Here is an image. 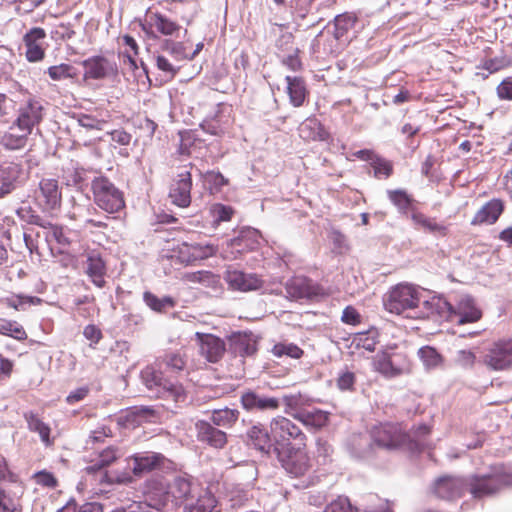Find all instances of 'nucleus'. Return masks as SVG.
I'll use <instances>...</instances> for the list:
<instances>
[{
	"label": "nucleus",
	"mask_w": 512,
	"mask_h": 512,
	"mask_svg": "<svg viewBox=\"0 0 512 512\" xmlns=\"http://www.w3.org/2000/svg\"><path fill=\"white\" fill-rule=\"evenodd\" d=\"M512 484V475L495 473L491 475L474 476L468 486L474 498L493 495L502 488ZM467 484L458 477L445 476L434 484V493L441 499H455L462 495Z\"/></svg>",
	"instance_id": "nucleus-1"
},
{
	"label": "nucleus",
	"mask_w": 512,
	"mask_h": 512,
	"mask_svg": "<svg viewBox=\"0 0 512 512\" xmlns=\"http://www.w3.org/2000/svg\"><path fill=\"white\" fill-rule=\"evenodd\" d=\"M423 305L427 310L425 314L427 317L434 313L440 317H450L452 314H455L458 316L459 324L476 322L482 316L481 311L475 305L474 299L468 295L460 298L456 311L453 310L450 303L439 297L423 301Z\"/></svg>",
	"instance_id": "nucleus-2"
},
{
	"label": "nucleus",
	"mask_w": 512,
	"mask_h": 512,
	"mask_svg": "<svg viewBox=\"0 0 512 512\" xmlns=\"http://www.w3.org/2000/svg\"><path fill=\"white\" fill-rule=\"evenodd\" d=\"M141 379L152 396L156 398H162L174 403H183L186 400L183 386L164 379L162 372L152 366L142 370Z\"/></svg>",
	"instance_id": "nucleus-3"
},
{
	"label": "nucleus",
	"mask_w": 512,
	"mask_h": 512,
	"mask_svg": "<svg viewBox=\"0 0 512 512\" xmlns=\"http://www.w3.org/2000/svg\"><path fill=\"white\" fill-rule=\"evenodd\" d=\"M270 431L278 455L293 447L305 445V434L288 418L282 416L273 418Z\"/></svg>",
	"instance_id": "nucleus-4"
},
{
	"label": "nucleus",
	"mask_w": 512,
	"mask_h": 512,
	"mask_svg": "<svg viewBox=\"0 0 512 512\" xmlns=\"http://www.w3.org/2000/svg\"><path fill=\"white\" fill-rule=\"evenodd\" d=\"M94 202L107 213H116L125 206L123 193L106 177H97L91 184Z\"/></svg>",
	"instance_id": "nucleus-5"
},
{
	"label": "nucleus",
	"mask_w": 512,
	"mask_h": 512,
	"mask_svg": "<svg viewBox=\"0 0 512 512\" xmlns=\"http://www.w3.org/2000/svg\"><path fill=\"white\" fill-rule=\"evenodd\" d=\"M383 302L387 311L401 314L418 306L420 294L412 285L399 284L385 294Z\"/></svg>",
	"instance_id": "nucleus-6"
},
{
	"label": "nucleus",
	"mask_w": 512,
	"mask_h": 512,
	"mask_svg": "<svg viewBox=\"0 0 512 512\" xmlns=\"http://www.w3.org/2000/svg\"><path fill=\"white\" fill-rule=\"evenodd\" d=\"M43 118L42 103L35 99L29 98L19 108L16 125L21 132L30 134L35 125H38Z\"/></svg>",
	"instance_id": "nucleus-7"
},
{
	"label": "nucleus",
	"mask_w": 512,
	"mask_h": 512,
	"mask_svg": "<svg viewBox=\"0 0 512 512\" xmlns=\"http://www.w3.org/2000/svg\"><path fill=\"white\" fill-rule=\"evenodd\" d=\"M373 442L379 447L393 449L404 444L408 438L400 428L391 423L380 424L372 430Z\"/></svg>",
	"instance_id": "nucleus-8"
},
{
	"label": "nucleus",
	"mask_w": 512,
	"mask_h": 512,
	"mask_svg": "<svg viewBox=\"0 0 512 512\" xmlns=\"http://www.w3.org/2000/svg\"><path fill=\"white\" fill-rule=\"evenodd\" d=\"M278 456L286 472L295 477L305 475L311 468L310 458L301 450V446L286 450Z\"/></svg>",
	"instance_id": "nucleus-9"
},
{
	"label": "nucleus",
	"mask_w": 512,
	"mask_h": 512,
	"mask_svg": "<svg viewBox=\"0 0 512 512\" xmlns=\"http://www.w3.org/2000/svg\"><path fill=\"white\" fill-rule=\"evenodd\" d=\"M403 356V354H377L373 360V366L384 376L394 377L409 371V366L403 361Z\"/></svg>",
	"instance_id": "nucleus-10"
},
{
	"label": "nucleus",
	"mask_w": 512,
	"mask_h": 512,
	"mask_svg": "<svg viewBox=\"0 0 512 512\" xmlns=\"http://www.w3.org/2000/svg\"><path fill=\"white\" fill-rule=\"evenodd\" d=\"M192 179L189 171H183L177 175L169 191L172 203L179 207H188L191 203Z\"/></svg>",
	"instance_id": "nucleus-11"
},
{
	"label": "nucleus",
	"mask_w": 512,
	"mask_h": 512,
	"mask_svg": "<svg viewBox=\"0 0 512 512\" xmlns=\"http://www.w3.org/2000/svg\"><path fill=\"white\" fill-rule=\"evenodd\" d=\"M224 279L231 289L242 292L257 290L262 286V280L256 274L244 273L232 268L227 269Z\"/></svg>",
	"instance_id": "nucleus-12"
},
{
	"label": "nucleus",
	"mask_w": 512,
	"mask_h": 512,
	"mask_svg": "<svg viewBox=\"0 0 512 512\" xmlns=\"http://www.w3.org/2000/svg\"><path fill=\"white\" fill-rule=\"evenodd\" d=\"M37 201L46 211L58 208L61 204V192L58 181L55 179H42L39 183Z\"/></svg>",
	"instance_id": "nucleus-13"
},
{
	"label": "nucleus",
	"mask_w": 512,
	"mask_h": 512,
	"mask_svg": "<svg viewBox=\"0 0 512 512\" xmlns=\"http://www.w3.org/2000/svg\"><path fill=\"white\" fill-rule=\"evenodd\" d=\"M157 418V411L148 406L133 407L120 415L118 424L130 429L140 426L144 422H153Z\"/></svg>",
	"instance_id": "nucleus-14"
},
{
	"label": "nucleus",
	"mask_w": 512,
	"mask_h": 512,
	"mask_svg": "<svg viewBox=\"0 0 512 512\" xmlns=\"http://www.w3.org/2000/svg\"><path fill=\"white\" fill-rule=\"evenodd\" d=\"M23 175L24 171L17 163L9 162L0 165V198L10 194Z\"/></svg>",
	"instance_id": "nucleus-15"
},
{
	"label": "nucleus",
	"mask_w": 512,
	"mask_h": 512,
	"mask_svg": "<svg viewBox=\"0 0 512 512\" xmlns=\"http://www.w3.org/2000/svg\"><path fill=\"white\" fill-rule=\"evenodd\" d=\"M195 429L198 440L207 443L211 447L220 449L227 443L226 433L217 429L207 421L198 420L195 423Z\"/></svg>",
	"instance_id": "nucleus-16"
},
{
	"label": "nucleus",
	"mask_w": 512,
	"mask_h": 512,
	"mask_svg": "<svg viewBox=\"0 0 512 512\" xmlns=\"http://www.w3.org/2000/svg\"><path fill=\"white\" fill-rule=\"evenodd\" d=\"M217 501L207 489L198 486L196 493L186 502L185 512H216Z\"/></svg>",
	"instance_id": "nucleus-17"
},
{
	"label": "nucleus",
	"mask_w": 512,
	"mask_h": 512,
	"mask_svg": "<svg viewBox=\"0 0 512 512\" xmlns=\"http://www.w3.org/2000/svg\"><path fill=\"white\" fill-rule=\"evenodd\" d=\"M46 36L44 29L32 28L24 36V44L26 47V57L30 62L40 61L44 57L43 40Z\"/></svg>",
	"instance_id": "nucleus-18"
},
{
	"label": "nucleus",
	"mask_w": 512,
	"mask_h": 512,
	"mask_svg": "<svg viewBox=\"0 0 512 512\" xmlns=\"http://www.w3.org/2000/svg\"><path fill=\"white\" fill-rule=\"evenodd\" d=\"M131 469L135 476H142L158 468L164 460L163 455L155 452L135 454L132 457Z\"/></svg>",
	"instance_id": "nucleus-19"
},
{
	"label": "nucleus",
	"mask_w": 512,
	"mask_h": 512,
	"mask_svg": "<svg viewBox=\"0 0 512 512\" xmlns=\"http://www.w3.org/2000/svg\"><path fill=\"white\" fill-rule=\"evenodd\" d=\"M246 435L248 444L263 453H269L272 448L275 449L271 432L269 433L260 423L251 426Z\"/></svg>",
	"instance_id": "nucleus-20"
},
{
	"label": "nucleus",
	"mask_w": 512,
	"mask_h": 512,
	"mask_svg": "<svg viewBox=\"0 0 512 512\" xmlns=\"http://www.w3.org/2000/svg\"><path fill=\"white\" fill-rule=\"evenodd\" d=\"M167 494L180 504L186 506V502L196 493L198 485L192 484L184 477H175L171 483L168 484Z\"/></svg>",
	"instance_id": "nucleus-21"
},
{
	"label": "nucleus",
	"mask_w": 512,
	"mask_h": 512,
	"mask_svg": "<svg viewBox=\"0 0 512 512\" xmlns=\"http://www.w3.org/2000/svg\"><path fill=\"white\" fill-rule=\"evenodd\" d=\"M84 77L102 79L114 71L113 65L104 57L96 56L82 62Z\"/></svg>",
	"instance_id": "nucleus-22"
},
{
	"label": "nucleus",
	"mask_w": 512,
	"mask_h": 512,
	"mask_svg": "<svg viewBox=\"0 0 512 512\" xmlns=\"http://www.w3.org/2000/svg\"><path fill=\"white\" fill-rule=\"evenodd\" d=\"M241 403L246 410H275L279 407V400L274 397L259 395L253 391L242 394Z\"/></svg>",
	"instance_id": "nucleus-23"
},
{
	"label": "nucleus",
	"mask_w": 512,
	"mask_h": 512,
	"mask_svg": "<svg viewBox=\"0 0 512 512\" xmlns=\"http://www.w3.org/2000/svg\"><path fill=\"white\" fill-rule=\"evenodd\" d=\"M260 238V234L255 229H247L240 233L236 238L231 239L228 242V246L234 251H231V259H235L237 254L243 252L244 250H252L258 245V239Z\"/></svg>",
	"instance_id": "nucleus-24"
},
{
	"label": "nucleus",
	"mask_w": 512,
	"mask_h": 512,
	"mask_svg": "<svg viewBox=\"0 0 512 512\" xmlns=\"http://www.w3.org/2000/svg\"><path fill=\"white\" fill-rule=\"evenodd\" d=\"M146 23L166 36L178 34L182 29L176 22L157 12H149L146 16Z\"/></svg>",
	"instance_id": "nucleus-25"
},
{
	"label": "nucleus",
	"mask_w": 512,
	"mask_h": 512,
	"mask_svg": "<svg viewBox=\"0 0 512 512\" xmlns=\"http://www.w3.org/2000/svg\"><path fill=\"white\" fill-rule=\"evenodd\" d=\"M287 295L292 299H309L315 295L311 281L304 277H294L286 283Z\"/></svg>",
	"instance_id": "nucleus-26"
},
{
	"label": "nucleus",
	"mask_w": 512,
	"mask_h": 512,
	"mask_svg": "<svg viewBox=\"0 0 512 512\" xmlns=\"http://www.w3.org/2000/svg\"><path fill=\"white\" fill-rule=\"evenodd\" d=\"M299 136L304 140L325 141L328 132L316 118H308L298 128Z\"/></svg>",
	"instance_id": "nucleus-27"
},
{
	"label": "nucleus",
	"mask_w": 512,
	"mask_h": 512,
	"mask_svg": "<svg viewBox=\"0 0 512 512\" xmlns=\"http://www.w3.org/2000/svg\"><path fill=\"white\" fill-rule=\"evenodd\" d=\"M503 212V203L500 200L494 199L485 204L475 215L472 223L473 224H482L495 223L499 216Z\"/></svg>",
	"instance_id": "nucleus-28"
},
{
	"label": "nucleus",
	"mask_w": 512,
	"mask_h": 512,
	"mask_svg": "<svg viewBox=\"0 0 512 512\" xmlns=\"http://www.w3.org/2000/svg\"><path fill=\"white\" fill-rule=\"evenodd\" d=\"M45 237L50 245L51 251L54 252V250H57L60 254H64L71 243L64 229L56 225L49 226Z\"/></svg>",
	"instance_id": "nucleus-29"
},
{
	"label": "nucleus",
	"mask_w": 512,
	"mask_h": 512,
	"mask_svg": "<svg viewBox=\"0 0 512 512\" xmlns=\"http://www.w3.org/2000/svg\"><path fill=\"white\" fill-rule=\"evenodd\" d=\"M261 338L253 333H239L231 339L232 349L234 352H256L262 349Z\"/></svg>",
	"instance_id": "nucleus-30"
},
{
	"label": "nucleus",
	"mask_w": 512,
	"mask_h": 512,
	"mask_svg": "<svg viewBox=\"0 0 512 512\" xmlns=\"http://www.w3.org/2000/svg\"><path fill=\"white\" fill-rule=\"evenodd\" d=\"M287 92L290 102L295 107L303 105L306 98V87L302 78L286 76Z\"/></svg>",
	"instance_id": "nucleus-31"
},
{
	"label": "nucleus",
	"mask_w": 512,
	"mask_h": 512,
	"mask_svg": "<svg viewBox=\"0 0 512 512\" xmlns=\"http://www.w3.org/2000/svg\"><path fill=\"white\" fill-rule=\"evenodd\" d=\"M87 274L97 287H103L105 284V264L97 255H90L87 259Z\"/></svg>",
	"instance_id": "nucleus-32"
},
{
	"label": "nucleus",
	"mask_w": 512,
	"mask_h": 512,
	"mask_svg": "<svg viewBox=\"0 0 512 512\" xmlns=\"http://www.w3.org/2000/svg\"><path fill=\"white\" fill-rule=\"evenodd\" d=\"M24 418L28 424L29 430L38 433L41 441L45 445H50V427L32 412L25 413Z\"/></svg>",
	"instance_id": "nucleus-33"
},
{
	"label": "nucleus",
	"mask_w": 512,
	"mask_h": 512,
	"mask_svg": "<svg viewBox=\"0 0 512 512\" xmlns=\"http://www.w3.org/2000/svg\"><path fill=\"white\" fill-rule=\"evenodd\" d=\"M239 411L236 409L223 408L212 412L211 421L215 426L230 428L238 420Z\"/></svg>",
	"instance_id": "nucleus-34"
},
{
	"label": "nucleus",
	"mask_w": 512,
	"mask_h": 512,
	"mask_svg": "<svg viewBox=\"0 0 512 512\" xmlns=\"http://www.w3.org/2000/svg\"><path fill=\"white\" fill-rule=\"evenodd\" d=\"M121 456V453L118 449L113 447H108L107 449L103 450L98 457V460H96L91 465L87 466L85 468V471L88 474L95 473L101 469H103L106 466H109L112 464L118 457Z\"/></svg>",
	"instance_id": "nucleus-35"
},
{
	"label": "nucleus",
	"mask_w": 512,
	"mask_h": 512,
	"mask_svg": "<svg viewBox=\"0 0 512 512\" xmlns=\"http://www.w3.org/2000/svg\"><path fill=\"white\" fill-rule=\"evenodd\" d=\"M356 21L357 18L352 13H344L336 16L334 19V37L337 40L345 37L348 32L354 28Z\"/></svg>",
	"instance_id": "nucleus-36"
},
{
	"label": "nucleus",
	"mask_w": 512,
	"mask_h": 512,
	"mask_svg": "<svg viewBox=\"0 0 512 512\" xmlns=\"http://www.w3.org/2000/svg\"><path fill=\"white\" fill-rule=\"evenodd\" d=\"M195 337L201 352H223L225 350L224 342L215 335L197 332Z\"/></svg>",
	"instance_id": "nucleus-37"
},
{
	"label": "nucleus",
	"mask_w": 512,
	"mask_h": 512,
	"mask_svg": "<svg viewBox=\"0 0 512 512\" xmlns=\"http://www.w3.org/2000/svg\"><path fill=\"white\" fill-rule=\"evenodd\" d=\"M348 348L351 352L355 350L363 352H373L376 349L375 338L367 333L355 334L350 339Z\"/></svg>",
	"instance_id": "nucleus-38"
},
{
	"label": "nucleus",
	"mask_w": 512,
	"mask_h": 512,
	"mask_svg": "<svg viewBox=\"0 0 512 512\" xmlns=\"http://www.w3.org/2000/svg\"><path fill=\"white\" fill-rule=\"evenodd\" d=\"M143 300L150 309L160 313L164 312L166 308H172L175 306V301L172 297L165 296L163 298H158L149 291L144 292Z\"/></svg>",
	"instance_id": "nucleus-39"
},
{
	"label": "nucleus",
	"mask_w": 512,
	"mask_h": 512,
	"mask_svg": "<svg viewBox=\"0 0 512 512\" xmlns=\"http://www.w3.org/2000/svg\"><path fill=\"white\" fill-rule=\"evenodd\" d=\"M25 132L16 133L14 128H11L1 138V144L10 150L21 149L26 145L27 136Z\"/></svg>",
	"instance_id": "nucleus-40"
},
{
	"label": "nucleus",
	"mask_w": 512,
	"mask_h": 512,
	"mask_svg": "<svg viewBox=\"0 0 512 512\" xmlns=\"http://www.w3.org/2000/svg\"><path fill=\"white\" fill-rule=\"evenodd\" d=\"M162 49L168 52L177 61L189 59L186 42H177L171 39H166L162 44Z\"/></svg>",
	"instance_id": "nucleus-41"
},
{
	"label": "nucleus",
	"mask_w": 512,
	"mask_h": 512,
	"mask_svg": "<svg viewBox=\"0 0 512 512\" xmlns=\"http://www.w3.org/2000/svg\"><path fill=\"white\" fill-rule=\"evenodd\" d=\"M78 74L77 69L69 64H60L48 68V75L54 81L74 78Z\"/></svg>",
	"instance_id": "nucleus-42"
},
{
	"label": "nucleus",
	"mask_w": 512,
	"mask_h": 512,
	"mask_svg": "<svg viewBox=\"0 0 512 512\" xmlns=\"http://www.w3.org/2000/svg\"><path fill=\"white\" fill-rule=\"evenodd\" d=\"M484 363L494 370H504L512 364V354H485Z\"/></svg>",
	"instance_id": "nucleus-43"
},
{
	"label": "nucleus",
	"mask_w": 512,
	"mask_h": 512,
	"mask_svg": "<svg viewBox=\"0 0 512 512\" xmlns=\"http://www.w3.org/2000/svg\"><path fill=\"white\" fill-rule=\"evenodd\" d=\"M0 333L18 340L26 338V332L20 324L5 319H0Z\"/></svg>",
	"instance_id": "nucleus-44"
},
{
	"label": "nucleus",
	"mask_w": 512,
	"mask_h": 512,
	"mask_svg": "<svg viewBox=\"0 0 512 512\" xmlns=\"http://www.w3.org/2000/svg\"><path fill=\"white\" fill-rule=\"evenodd\" d=\"M412 220L416 226L429 232H439L443 227L439 225L434 219L425 216L422 213H414Z\"/></svg>",
	"instance_id": "nucleus-45"
},
{
	"label": "nucleus",
	"mask_w": 512,
	"mask_h": 512,
	"mask_svg": "<svg viewBox=\"0 0 512 512\" xmlns=\"http://www.w3.org/2000/svg\"><path fill=\"white\" fill-rule=\"evenodd\" d=\"M350 502L345 496H338L336 499L331 501L326 507L324 512H356Z\"/></svg>",
	"instance_id": "nucleus-46"
},
{
	"label": "nucleus",
	"mask_w": 512,
	"mask_h": 512,
	"mask_svg": "<svg viewBox=\"0 0 512 512\" xmlns=\"http://www.w3.org/2000/svg\"><path fill=\"white\" fill-rule=\"evenodd\" d=\"M371 166L377 178H388L393 169L391 162L378 156L371 162Z\"/></svg>",
	"instance_id": "nucleus-47"
},
{
	"label": "nucleus",
	"mask_w": 512,
	"mask_h": 512,
	"mask_svg": "<svg viewBox=\"0 0 512 512\" xmlns=\"http://www.w3.org/2000/svg\"><path fill=\"white\" fill-rule=\"evenodd\" d=\"M18 507L19 499L0 488V512H15Z\"/></svg>",
	"instance_id": "nucleus-48"
},
{
	"label": "nucleus",
	"mask_w": 512,
	"mask_h": 512,
	"mask_svg": "<svg viewBox=\"0 0 512 512\" xmlns=\"http://www.w3.org/2000/svg\"><path fill=\"white\" fill-rule=\"evenodd\" d=\"M388 197L400 211H405L410 205V198L403 190H389Z\"/></svg>",
	"instance_id": "nucleus-49"
},
{
	"label": "nucleus",
	"mask_w": 512,
	"mask_h": 512,
	"mask_svg": "<svg viewBox=\"0 0 512 512\" xmlns=\"http://www.w3.org/2000/svg\"><path fill=\"white\" fill-rule=\"evenodd\" d=\"M192 256L195 259H205L216 254L217 247L212 244L195 243L191 245Z\"/></svg>",
	"instance_id": "nucleus-50"
},
{
	"label": "nucleus",
	"mask_w": 512,
	"mask_h": 512,
	"mask_svg": "<svg viewBox=\"0 0 512 512\" xmlns=\"http://www.w3.org/2000/svg\"><path fill=\"white\" fill-rule=\"evenodd\" d=\"M111 512H161V509L146 502H133L125 508H116Z\"/></svg>",
	"instance_id": "nucleus-51"
},
{
	"label": "nucleus",
	"mask_w": 512,
	"mask_h": 512,
	"mask_svg": "<svg viewBox=\"0 0 512 512\" xmlns=\"http://www.w3.org/2000/svg\"><path fill=\"white\" fill-rule=\"evenodd\" d=\"M74 34L75 32L70 23H59L52 31V37L56 40L71 39Z\"/></svg>",
	"instance_id": "nucleus-52"
},
{
	"label": "nucleus",
	"mask_w": 512,
	"mask_h": 512,
	"mask_svg": "<svg viewBox=\"0 0 512 512\" xmlns=\"http://www.w3.org/2000/svg\"><path fill=\"white\" fill-rule=\"evenodd\" d=\"M78 123L81 127L88 130H102L105 125V121L94 118L90 115H81L78 119Z\"/></svg>",
	"instance_id": "nucleus-53"
},
{
	"label": "nucleus",
	"mask_w": 512,
	"mask_h": 512,
	"mask_svg": "<svg viewBox=\"0 0 512 512\" xmlns=\"http://www.w3.org/2000/svg\"><path fill=\"white\" fill-rule=\"evenodd\" d=\"M185 354H165L164 361L171 370L179 371L185 366Z\"/></svg>",
	"instance_id": "nucleus-54"
},
{
	"label": "nucleus",
	"mask_w": 512,
	"mask_h": 512,
	"mask_svg": "<svg viewBox=\"0 0 512 512\" xmlns=\"http://www.w3.org/2000/svg\"><path fill=\"white\" fill-rule=\"evenodd\" d=\"M496 93L501 100L512 101V78L504 79L497 86Z\"/></svg>",
	"instance_id": "nucleus-55"
},
{
	"label": "nucleus",
	"mask_w": 512,
	"mask_h": 512,
	"mask_svg": "<svg viewBox=\"0 0 512 512\" xmlns=\"http://www.w3.org/2000/svg\"><path fill=\"white\" fill-rule=\"evenodd\" d=\"M34 478L36 483L43 487L54 488L57 485L54 475L46 471L36 473Z\"/></svg>",
	"instance_id": "nucleus-56"
},
{
	"label": "nucleus",
	"mask_w": 512,
	"mask_h": 512,
	"mask_svg": "<svg viewBox=\"0 0 512 512\" xmlns=\"http://www.w3.org/2000/svg\"><path fill=\"white\" fill-rule=\"evenodd\" d=\"M341 319L346 324L357 325L361 322V315L354 307L347 306L343 310Z\"/></svg>",
	"instance_id": "nucleus-57"
},
{
	"label": "nucleus",
	"mask_w": 512,
	"mask_h": 512,
	"mask_svg": "<svg viewBox=\"0 0 512 512\" xmlns=\"http://www.w3.org/2000/svg\"><path fill=\"white\" fill-rule=\"evenodd\" d=\"M212 212L215 219L218 221H229L233 214V210L231 207L222 204L214 205Z\"/></svg>",
	"instance_id": "nucleus-58"
},
{
	"label": "nucleus",
	"mask_w": 512,
	"mask_h": 512,
	"mask_svg": "<svg viewBox=\"0 0 512 512\" xmlns=\"http://www.w3.org/2000/svg\"><path fill=\"white\" fill-rule=\"evenodd\" d=\"M355 383V376L352 372L344 371L337 379V386L340 390H350Z\"/></svg>",
	"instance_id": "nucleus-59"
},
{
	"label": "nucleus",
	"mask_w": 512,
	"mask_h": 512,
	"mask_svg": "<svg viewBox=\"0 0 512 512\" xmlns=\"http://www.w3.org/2000/svg\"><path fill=\"white\" fill-rule=\"evenodd\" d=\"M427 370L438 367L442 363L441 354H418Z\"/></svg>",
	"instance_id": "nucleus-60"
},
{
	"label": "nucleus",
	"mask_w": 512,
	"mask_h": 512,
	"mask_svg": "<svg viewBox=\"0 0 512 512\" xmlns=\"http://www.w3.org/2000/svg\"><path fill=\"white\" fill-rule=\"evenodd\" d=\"M156 65L159 70L165 72L170 77H174L178 71V69L174 67V65H172L166 57L162 55L156 57Z\"/></svg>",
	"instance_id": "nucleus-61"
},
{
	"label": "nucleus",
	"mask_w": 512,
	"mask_h": 512,
	"mask_svg": "<svg viewBox=\"0 0 512 512\" xmlns=\"http://www.w3.org/2000/svg\"><path fill=\"white\" fill-rule=\"evenodd\" d=\"M41 302V299L37 297H29V296H18L16 299H9L8 304L9 306L20 309L22 308V305L24 303H31V304H39Z\"/></svg>",
	"instance_id": "nucleus-62"
},
{
	"label": "nucleus",
	"mask_w": 512,
	"mask_h": 512,
	"mask_svg": "<svg viewBox=\"0 0 512 512\" xmlns=\"http://www.w3.org/2000/svg\"><path fill=\"white\" fill-rule=\"evenodd\" d=\"M330 238L334 244V248L339 253H342L344 250L347 249L346 238L342 233H340L338 231H333L330 235Z\"/></svg>",
	"instance_id": "nucleus-63"
},
{
	"label": "nucleus",
	"mask_w": 512,
	"mask_h": 512,
	"mask_svg": "<svg viewBox=\"0 0 512 512\" xmlns=\"http://www.w3.org/2000/svg\"><path fill=\"white\" fill-rule=\"evenodd\" d=\"M111 436V430L110 428L106 426H102L97 428L96 430L92 431L89 439L91 442H102L105 437Z\"/></svg>",
	"instance_id": "nucleus-64"
}]
</instances>
